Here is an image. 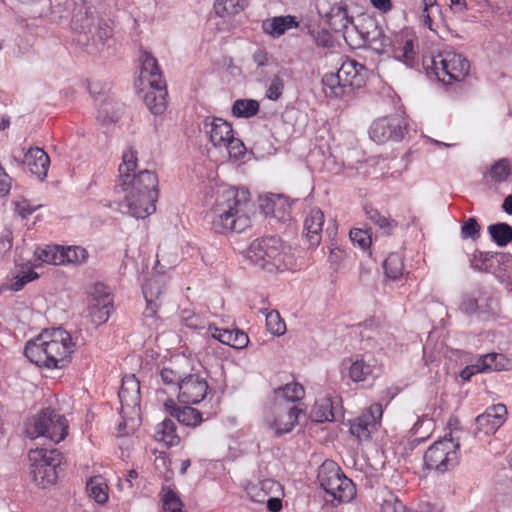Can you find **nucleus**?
<instances>
[{"label":"nucleus","instance_id":"1","mask_svg":"<svg viewBox=\"0 0 512 512\" xmlns=\"http://www.w3.org/2000/svg\"><path fill=\"white\" fill-rule=\"evenodd\" d=\"M254 203L247 189L221 185L214 194L208 217L216 233H241L251 225Z\"/></svg>","mask_w":512,"mask_h":512},{"label":"nucleus","instance_id":"2","mask_svg":"<svg viewBox=\"0 0 512 512\" xmlns=\"http://www.w3.org/2000/svg\"><path fill=\"white\" fill-rule=\"evenodd\" d=\"M73 348L70 333L58 327L45 330L28 341L24 354L39 367L61 369L68 363Z\"/></svg>","mask_w":512,"mask_h":512},{"label":"nucleus","instance_id":"3","mask_svg":"<svg viewBox=\"0 0 512 512\" xmlns=\"http://www.w3.org/2000/svg\"><path fill=\"white\" fill-rule=\"evenodd\" d=\"M71 28L74 41L85 47L89 53L99 51L112 35L110 26L104 20L95 17L91 7L84 0H80V3L75 2Z\"/></svg>","mask_w":512,"mask_h":512},{"label":"nucleus","instance_id":"4","mask_svg":"<svg viewBox=\"0 0 512 512\" xmlns=\"http://www.w3.org/2000/svg\"><path fill=\"white\" fill-rule=\"evenodd\" d=\"M369 70L355 60H345L336 73L323 75L321 83L327 97L342 98L352 89L365 85Z\"/></svg>","mask_w":512,"mask_h":512},{"label":"nucleus","instance_id":"5","mask_svg":"<svg viewBox=\"0 0 512 512\" xmlns=\"http://www.w3.org/2000/svg\"><path fill=\"white\" fill-rule=\"evenodd\" d=\"M137 167V151L129 147L123 152L122 163L119 166L118 187L123 192H159L158 177L150 170L135 173Z\"/></svg>","mask_w":512,"mask_h":512},{"label":"nucleus","instance_id":"6","mask_svg":"<svg viewBox=\"0 0 512 512\" xmlns=\"http://www.w3.org/2000/svg\"><path fill=\"white\" fill-rule=\"evenodd\" d=\"M246 257L269 273L288 269L291 264L290 258L284 252V246L275 237L254 240L246 250Z\"/></svg>","mask_w":512,"mask_h":512},{"label":"nucleus","instance_id":"7","mask_svg":"<svg viewBox=\"0 0 512 512\" xmlns=\"http://www.w3.org/2000/svg\"><path fill=\"white\" fill-rule=\"evenodd\" d=\"M320 487L339 503H349L356 496V487L351 479L332 461L324 462L318 471Z\"/></svg>","mask_w":512,"mask_h":512},{"label":"nucleus","instance_id":"8","mask_svg":"<svg viewBox=\"0 0 512 512\" xmlns=\"http://www.w3.org/2000/svg\"><path fill=\"white\" fill-rule=\"evenodd\" d=\"M427 65L437 79L445 84L463 80L469 73V61L453 50L445 49L433 56Z\"/></svg>","mask_w":512,"mask_h":512},{"label":"nucleus","instance_id":"9","mask_svg":"<svg viewBox=\"0 0 512 512\" xmlns=\"http://www.w3.org/2000/svg\"><path fill=\"white\" fill-rule=\"evenodd\" d=\"M31 475L35 484L41 488L54 484L58 477L57 468L62 455L57 449L37 448L29 452Z\"/></svg>","mask_w":512,"mask_h":512},{"label":"nucleus","instance_id":"10","mask_svg":"<svg viewBox=\"0 0 512 512\" xmlns=\"http://www.w3.org/2000/svg\"><path fill=\"white\" fill-rule=\"evenodd\" d=\"M26 434L32 439L43 436L54 443H59L68 434V421L64 415L47 408L27 425Z\"/></svg>","mask_w":512,"mask_h":512},{"label":"nucleus","instance_id":"11","mask_svg":"<svg viewBox=\"0 0 512 512\" xmlns=\"http://www.w3.org/2000/svg\"><path fill=\"white\" fill-rule=\"evenodd\" d=\"M460 444L451 438L434 442L424 454V465L429 470L446 472L458 463V450Z\"/></svg>","mask_w":512,"mask_h":512},{"label":"nucleus","instance_id":"12","mask_svg":"<svg viewBox=\"0 0 512 512\" xmlns=\"http://www.w3.org/2000/svg\"><path fill=\"white\" fill-rule=\"evenodd\" d=\"M316 9L332 30L343 33L347 42L356 32V27H349L352 18L348 16L347 6L343 0H316Z\"/></svg>","mask_w":512,"mask_h":512},{"label":"nucleus","instance_id":"13","mask_svg":"<svg viewBox=\"0 0 512 512\" xmlns=\"http://www.w3.org/2000/svg\"><path fill=\"white\" fill-rule=\"evenodd\" d=\"M301 413L302 410L295 405L276 404L272 415L266 417L265 424L275 437H280L293 430Z\"/></svg>","mask_w":512,"mask_h":512},{"label":"nucleus","instance_id":"14","mask_svg":"<svg viewBox=\"0 0 512 512\" xmlns=\"http://www.w3.org/2000/svg\"><path fill=\"white\" fill-rule=\"evenodd\" d=\"M124 192V200L120 206L126 208V213L137 218L144 219L156 210V201L159 192Z\"/></svg>","mask_w":512,"mask_h":512},{"label":"nucleus","instance_id":"15","mask_svg":"<svg viewBox=\"0 0 512 512\" xmlns=\"http://www.w3.org/2000/svg\"><path fill=\"white\" fill-rule=\"evenodd\" d=\"M113 310V298L107 286L97 283L93 287L88 312L91 322L100 325L108 321Z\"/></svg>","mask_w":512,"mask_h":512},{"label":"nucleus","instance_id":"16","mask_svg":"<svg viewBox=\"0 0 512 512\" xmlns=\"http://www.w3.org/2000/svg\"><path fill=\"white\" fill-rule=\"evenodd\" d=\"M404 133V123L399 116L379 118L372 123L369 130L371 139L377 143L399 141L404 137Z\"/></svg>","mask_w":512,"mask_h":512},{"label":"nucleus","instance_id":"17","mask_svg":"<svg viewBox=\"0 0 512 512\" xmlns=\"http://www.w3.org/2000/svg\"><path fill=\"white\" fill-rule=\"evenodd\" d=\"M208 383L199 374H190L183 377L178 388V400L184 404H198L208 393Z\"/></svg>","mask_w":512,"mask_h":512},{"label":"nucleus","instance_id":"18","mask_svg":"<svg viewBox=\"0 0 512 512\" xmlns=\"http://www.w3.org/2000/svg\"><path fill=\"white\" fill-rule=\"evenodd\" d=\"M203 131L213 146L218 148H222L233 135L232 125L218 117H206L203 120Z\"/></svg>","mask_w":512,"mask_h":512},{"label":"nucleus","instance_id":"19","mask_svg":"<svg viewBox=\"0 0 512 512\" xmlns=\"http://www.w3.org/2000/svg\"><path fill=\"white\" fill-rule=\"evenodd\" d=\"M507 416L506 406L496 404L489 407L483 414L476 417V424L486 434L496 432L505 422Z\"/></svg>","mask_w":512,"mask_h":512},{"label":"nucleus","instance_id":"20","mask_svg":"<svg viewBox=\"0 0 512 512\" xmlns=\"http://www.w3.org/2000/svg\"><path fill=\"white\" fill-rule=\"evenodd\" d=\"M21 163L26 164L29 171L40 180H44L50 166V158L42 148L31 147L25 153L24 161Z\"/></svg>","mask_w":512,"mask_h":512},{"label":"nucleus","instance_id":"21","mask_svg":"<svg viewBox=\"0 0 512 512\" xmlns=\"http://www.w3.org/2000/svg\"><path fill=\"white\" fill-rule=\"evenodd\" d=\"M141 69L139 81L141 85H159L164 83L158 62L150 53L144 51L140 56Z\"/></svg>","mask_w":512,"mask_h":512},{"label":"nucleus","instance_id":"22","mask_svg":"<svg viewBox=\"0 0 512 512\" xmlns=\"http://www.w3.org/2000/svg\"><path fill=\"white\" fill-rule=\"evenodd\" d=\"M324 225V213L319 208H312L304 221V234L310 246H318Z\"/></svg>","mask_w":512,"mask_h":512},{"label":"nucleus","instance_id":"23","mask_svg":"<svg viewBox=\"0 0 512 512\" xmlns=\"http://www.w3.org/2000/svg\"><path fill=\"white\" fill-rule=\"evenodd\" d=\"M208 331L214 339L236 349H242L249 343L248 335L238 329H220L214 325H209Z\"/></svg>","mask_w":512,"mask_h":512},{"label":"nucleus","instance_id":"24","mask_svg":"<svg viewBox=\"0 0 512 512\" xmlns=\"http://www.w3.org/2000/svg\"><path fill=\"white\" fill-rule=\"evenodd\" d=\"M164 406L172 417L185 426L196 427L202 422V414L195 408L190 406L179 407L173 400L166 401Z\"/></svg>","mask_w":512,"mask_h":512},{"label":"nucleus","instance_id":"25","mask_svg":"<svg viewBox=\"0 0 512 512\" xmlns=\"http://www.w3.org/2000/svg\"><path fill=\"white\" fill-rule=\"evenodd\" d=\"M150 90L146 92L144 101L147 108L154 115H161L167 108V89L166 83H159V85H147Z\"/></svg>","mask_w":512,"mask_h":512},{"label":"nucleus","instance_id":"26","mask_svg":"<svg viewBox=\"0 0 512 512\" xmlns=\"http://www.w3.org/2000/svg\"><path fill=\"white\" fill-rule=\"evenodd\" d=\"M122 406L136 407L140 403V383L134 375L122 379L118 393Z\"/></svg>","mask_w":512,"mask_h":512},{"label":"nucleus","instance_id":"27","mask_svg":"<svg viewBox=\"0 0 512 512\" xmlns=\"http://www.w3.org/2000/svg\"><path fill=\"white\" fill-rule=\"evenodd\" d=\"M297 27L298 22L296 17L291 15L275 16L264 20L262 23L263 31L273 38H278L287 30Z\"/></svg>","mask_w":512,"mask_h":512},{"label":"nucleus","instance_id":"28","mask_svg":"<svg viewBox=\"0 0 512 512\" xmlns=\"http://www.w3.org/2000/svg\"><path fill=\"white\" fill-rule=\"evenodd\" d=\"M280 485L272 479H264L256 483H249L246 486L248 497L257 503H264L271 494L278 491Z\"/></svg>","mask_w":512,"mask_h":512},{"label":"nucleus","instance_id":"29","mask_svg":"<svg viewBox=\"0 0 512 512\" xmlns=\"http://www.w3.org/2000/svg\"><path fill=\"white\" fill-rule=\"evenodd\" d=\"M349 377L354 382H362L375 376L377 370L376 361L373 358L368 360L364 358L350 359Z\"/></svg>","mask_w":512,"mask_h":512},{"label":"nucleus","instance_id":"30","mask_svg":"<svg viewBox=\"0 0 512 512\" xmlns=\"http://www.w3.org/2000/svg\"><path fill=\"white\" fill-rule=\"evenodd\" d=\"M154 438L167 447L176 446L180 443V437L176 433V425L171 419H164L156 426Z\"/></svg>","mask_w":512,"mask_h":512},{"label":"nucleus","instance_id":"31","mask_svg":"<svg viewBox=\"0 0 512 512\" xmlns=\"http://www.w3.org/2000/svg\"><path fill=\"white\" fill-rule=\"evenodd\" d=\"M481 358L482 369L486 371H503L512 369V358L501 353H488Z\"/></svg>","mask_w":512,"mask_h":512},{"label":"nucleus","instance_id":"32","mask_svg":"<svg viewBox=\"0 0 512 512\" xmlns=\"http://www.w3.org/2000/svg\"><path fill=\"white\" fill-rule=\"evenodd\" d=\"M248 6V0H215V13L220 17L239 14Z\"/></svg>","mask_w":512,"mask_h":512},{"label":"nucleus","instance_id":"33","mask_svg":"<svg viewBox=\"0 0 512 512\" xmlns=\"http://www.w3.org/2000/svg\"><path fill=\"white\" fill-rule=\"evenodd\" d=\"M366 216L374 225L378 226L385 235H390L393 229L397 227L395 220L382 214L375 208H366Z\"/></svg>","mask_w":512,"mask_h":512},{"label":"nucleus","instance_id":"34","mask_svg":"<svg viewBox=\"0 0 512 512\" xmlns=\"http://www.w3.org/2000/svg\"><path fill=\"white\" fill-rule=\"evenodd\" d=\"M312 421L322 423L334 419L331 400L323 398L315 402L310 412Z\"/></svg>","mask_w":512,"mask_h":512},{"label":"nucleus","instance_id":"35","mask_svg":"<svg viewBox=\"0 0 512 512\" xmlns=\"http://www.w3.org/2000/svg\"><path fill=\"white\" fill-rule=\"evenodd\" d=\"M34 255L36 260L47 264L62 265L61 247L56 245H46L37 247Z\"/></svg>","mask_w":512,"mask_h":512},{"label":"nucleus","instance_id":"36","mask_svg":"<svg viewBox=\"0 0 512 512\" xmlns=\"http://www.w3.org/2000/svg\"><path fill=\"white\" fill-rule=\"evenodd\" d=\"M488 232L499 247H505L512 241V227L507 223L492 224L488 227Z\"/></svg>","mask_w":512,"mask_h":512},{"label":"nucleus","instance_id":"37","mask_svg":"<svg viewBox=\"0 0 512 512\" xmlns=\"http://www.w3.org/2000/svg\"><path fill=\"white\" fill-rule=\"evenodd\" d=\"M383 268L388 278L392 280L399 279L403 276L404 273V263L402 256L398 253L389 254L383 263Z\"/></svg>","mask_w":512,"mask_h":512},{"label":"nucleus","instance_id":"38","mask_svg":"<svg viewBox=\"0 0 512 512\" xmlns=\"http://www.w3.org/2000/svg\"><path fill=\"white\" fill-rule=\"evenodd\" d=\"M259 111V103L253 99H238L233 103L232 114L236 117L250 118Z\"/></svg>","mask_w":512,"mask_h":512},{"label":"nucleus","instance_id":"39","mask_svg":"<svg viewBox=\"0 0 512 512\" xmlns=\"http://www.w3.org/2000/svg\"><path fill=\"white\" fill-rule=\"evenodd\" d=\"M277 398H282L288 402L301 400L305 395L303 386L297 382L287 383L275 391Z\"/></svg>","mask_w":512,"mask_h":512},{"label":"nucleus","instance_id":"40","mask_svg":"<svg viewBox=\"0 0 512 512\" xmlns=\"http://www.w3.org/2000/svg\"><path fill=\"white\" fill-rule=\"evenodd\" d=\"M261 312L265 315L266 327L271 334L280 336L285 333L286 325L278 311L262 308Z\"/></svg>","mask_w":512,"mask_h":512},{"label":"nucleus","instance_id":"41","mask_svg":"<svg viewBox=\"0 0 512 512\" xmlns=\"http://www.w3.org/2000/svg\"><path fill=\"white\" fill-rule=\"evenodd\" d=\"M375 425L369 422L367 417H358L350 427L352 435L357 437L359 441H366L370 439L372 431L375 429Z\"/></svg>","mask_w":512,"mask_h":512},{"label":"nucleus","instance_id":"42","mask_svg":"<svg viewBox=\"0 0 512 512\" xmlns=\"http://www.w3.org/2000/svg\"><path fill=\"white\" fill-rule=\"evenodd\" d=\"M489 174L495 182L506 181L512 175V162L507 158L496 161L492 165Z\"/></svg>","mask_w":512,"mask_h":512},{"label":"nucleus","instance_id":"43","mask_svg":"<svg viewBox=\"0 0 512 512\" xmlns=\"http://www.w3.org/2000/svg\"><path fill=\"white\" fill-rule=\"evenodd\" d=\"M63 264H81L88 257L87 251L80 246L61 247Z\"/></svg>","mask_w":512,"mask_h":512},{"label":"nucleus","instance_id":"44","mask_svg":"<svg viewBox=\"0 0 512 512\" xmlns=\"http://www.w3.org/2000/svg\"><path fill=\"white\" fill-rule=\"evenodd\" d=\"M364 43L378 54L384 53L390 46V39L386 37L380 29H375L374 35L370 38L369 33L363 38Z\"/></svg>","mask_w":512,"mask_h":512},{"label":"nucleus","instance_id":"45","mask_svg":"<svg viewBox=\"0 0 512 512\" xmlns=\"http://www.w3.org/2000/svg\"><path fill=\"white\" fill-rule=\"evenodd\" d=\"M287 208H290L288 201L281 195H273L267 199L265 212L272 213L275 217L284 216Z\"/></svg>","mask_w":512,"mask_h":512},{"label":"nucleus","instance_id":"46","mask_svg":"<svg viewBox=\"0 0 512 512\" xmlns=\"http://www.w3.org/2000/svg\"><path fill=\"white\" fill-rule=\"evenodd\" d=\"M86 488L89 496L92 497L97 503L103 504L108 500L106 485L101 481L100 478L91 479L87 483Z\"/></svg>","mask_w":512,"mask_h":512},{"label":"nucleus","instance_id":"47","mask_svg":"<svg viewBox=\"0 0 512 512\" xmlns=\"http://www.w3.org/2000/svg\"><path fill=\"white\" fill-rule=\"evenodd\" d=\"M147 290H150L154 297L153 300L161 301V297L165 292V279L163 276L155 275L149 278L143 285V295L146 297Z\"/></svg>","mask_w":512,"mask_h":512},{"label":"nucleus","instance_id":"48","mask_svg":"<svg viewBox=\"0 0 512 512\" xmlns=\"http://www.w3.org/2000/svg\"><path fill=\"white\" fill-rule=\"evenodd\" d=\"M495 256L488 252L476 251L471 259V266L484 272H490L493 266Z\"/></svg>","mask_w":512,"mask_h":512},{"label":"nucleus","instance_id":"49","mask_svg":"<svg viewBox=\"0 0 512 512\" xmlns=\"http://www.w3.org/2000/svg\"><path fill=\"white\" fill-rule=\"evenodd\" d=\"M395 58L403 61L407 66L413 67L415 63V51L412 40L405 41L402 47L394 50Z\"/></svg>","mask_w":512,"mask_h":512},{"label":"nucleus","instance_id":"50","mask_svg":"<svg viewBox=\"0 0 512 512\" xmlns=\"http://www.w3.org/2000/svg\"><path fill=\"white\" fill-rule=\"evenodd\" d=\"M283 76L284 74L282 71H279L270 80V84L266 92V95L270 100L276 101L282 96L285 86Z\"/></svg>","mask_w":512,"mask_h":512},{"label":"nucleus","instance_id":"51","mask_svg":"<svg viewBox=\"0 0 512 512\" xmlns=\"http://www.w3.org/2000/svg\"><path fill=\"white\" fill-rule=\"evenodd\" d=\"M183 504L177 494L167 489L163 496V512H183Z\"/></svg>","mask_w":512,"mask_h":512},{"label":"nucleus","instance_id":"52","mask_svg":"<svg viewBox=\"0 0 512 512\" xmlns=\"http://www.w3.org/2000/svg\"><path fill=\"white\" fill-rule=\"evenodd\" d=\"M223 147L227 149L230 158H234L235 160L243 157L246 151L243 142L235 138L234 134L225 142Z\"/></svg>","mask_w":512,"mask_h":512},{"label":"nucleus","instance_id":"53","mask_svg":"<svg viewBox=\"0 0 512 512\" xmlns=\"http://www.w3.org/2000/svg\"><path fill=\"white\" fill-rule=\"evenodd\" d=\"M38 278V274L32 270L27 269L26 271H22L20 274H18L14 279L12 280L9 289L12 291H19L21 290L27 283H29L32 280H35Z\"/></svg>","mask_w":512,"mask_h":512},{"label":"nucleus","instance_id":"54","mask_svg":"<svg viewBox=\"0 0 512 512\" xmlns=\"http://www.w3.org/2000/svg\"><path fill=\"white\" fill-rule=\"evenodd\" d=\"M381 512H407V509L396 496L389 494L382 502Z\"/></svg>","mask_w":512,"mask_h":512},{"label":"nucleus","instance_id":"55","mask_svg":"<svg viewBox=\"0 0 512 512\" xmlns=\"http://www.w3.org/2000/svg\"><path fill=\"white\" fill-rule=\"evenodd\" d=\"M350 239L353 243L358 244V246L365 250L369 248L371 245V236L368 234L367 231H364L362 229L354 228L350 231Z\"/></svg>","mask_w":512,"mask_h":512},{"label":"nucleus","instance_id":"56","mask_svg":"<svg viewBox=\"0 0 512 512\" xmlns=\"http://www.w3.org/2000/svg\"><path fill=\"white\" fill-rule=\"evenodd\" d=\"M480 235V226L475 218H469L461 228V236L463 239H477Z\"/></svg>","mask_w":512,"mask_h":512},{"label":"nucleus","instance_id":"57","mask_svg":"<svg viewBox=\"0 0 512 512\" xmlns=\"http://www.w3.org/2000/svg\"><path fill=\"white\" fill-rule=\"evenodd\" d=\"M178 263V257L174 255L172 259L166 257L165 254L157 253L155 270L157 273L163 274L166 270L174 268Z\"/></svg>","mask_w":512,"mask_h":512},{"label":"nucleus","instance_id":"58","mask_svg":"<svg viewBox=\"0 0 512 512\" xmlns=\"http://www.w3.org/2000/svg\"><path fill=\"white\" fill-rule=\"evenodd\" d=\"M180 318L184 325L191 329H201L204 327L201 318L191 310H183Z\"/></svg>","mask_w":512,"mask_h":512},{"label":"nucleus","instance_id":"59","mask_svg":"<svg viewBox=\"0 0 512 512\" xmlns=\"http://www.w3.org/2000/svg\"><path fill=\"white\" fill-rule=\"evenodd\" d=\"M161 380L166 385H175L179 388L180 381H182L183 377L178 372L169 367H164L160 372Z\"/></svg>","mask_w":512,"mask_h":512},{"label":"nucleus","instance_id":"60","mask_svg":"<svg viewBox=\"0 0 512 512\" xmlns=\"http://www.w3.org/2000/svg\"><path fill=\"white\" fill-rule=\"evenodd\" d=\"M153 297H154V294L150 290H147L146 297H144L146 300V308L144 310V317L147 319L148 318L154 319L156 317L158 309L162 303L161 301L153 300L152 299Z\"/></svg>","mask_w":512,"mask_h":512},{"label":"nucleus","instance_id":"61","mask_svg":"<svg viewBox=\"0 0 512 512\" xmlns=\"http://www.w3.org/2000/svg\"><path fill=\"white\" fill-rule=\"evenodd\" d=\"M382 405L379 403L372 404L366 413L362 414V417H367L369 419V422L373 423L375 426L378 423V421L382 417Z\"/></svg>","mask_w":512,"mask_h":512},{"label":"nucleus","instance_id":"62","mask_svg":"<svg viewBox=\"0 0 512 512\" xmlns=\"http://www.w3.org/2000/svg\"><path fill=\"white\" fill-rule=\"evenodd\" d=\"M138 478V473L135 470H129L125 474V478L118 480V488L120 490H131L133 487V481Z\"/></svg>","mask_w":512,"mask_h":512},{"label":"nucleus","instance_id":"63","mask_svg":"<svg viewBox=\"0 0 512 512\" xmlns=\"http://www.w3.org/2000/svg\"><path fill=\"white\" fill-rule=\"evenodd\" d=\"M36 207L32 206L28 200H21L16 202L15 211L22 218H26L35 211Z\"/></svg>","mask_w":512,"mask_h":512},{"label":"nucleus","instance_id":"64","mask_svg":"<svg viewBox=\"0 0 512 512\" xmlns=\"http://www.w3.org/2000/svg\"><path fill=\"white\" fill-rule=\"evenodd\" d=\"M314 39L318 46L321 47H331L333 45V39L330 33L325 30L318 31L314 33Z\"/></svg>","mask_w":512,"mask_h":512}]
</instances>
